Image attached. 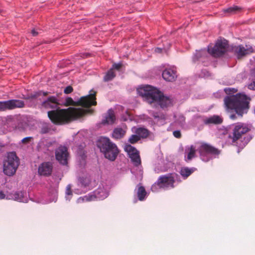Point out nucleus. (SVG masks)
Instances as JSON below:
<instances>
[{
    "mask_svg": "<svg viewBox=\"0 0 255 255\" xmlns=\"http://www.w3.org/2000/svg\"><path fill=\"white\" fill-rule=\"evenodd\" d=\"M94 109H84L82 108L69 107L66 109H59L48 112V117L52 123L62 125L76 121L87 115H92Z\"/></svg>",
    "mask_w": 255,
    "mask_h": 255,
    "instance_id": "f257e3e1",
    "label": "nucleus"
},
{
    "mask_svg": "<svg viewBox=\"0 0 255 255\" xmlns=\"http://www.w3.org/2000/svg\"><path fill=\"white\" fill-rule=\"evenodd\" d=\"M139 96H141L149 104L157 103L161 108L164 109L173 105V99L165 96L157 88L147 85L137 90Z\"/></svg>",
    "mask_w": 255,
    "mask_h": 255,
    "instance_id": "f03ea898",
    "label": "nucleus"
},
{
    "mask_svg": "<svg viewBox=\"0 0 255 255\" xmlns=\"http://www.w3.org/2000/svg\"><path fill=\"white\" fill-rule=\"evenodd\" d=\"M251 99L246 95L239 93L227 96L224 98V104L228 111L234 110L240 116L247 113L249 109Z\"/></svg>",
    "mask_w": 255,
    "mask_h": 255,
    "instance_id": "7ed1b4c3",
    "label": "nucleus"
},
{
    "mask_svg": "<svg viewBox=\"0 0 255 255\" xmlns=\"http://www.w3.org/2000/svg\"><path fill=\"white\" fill-rule=\"evenodd\" d=\"M97 145L105 158L112 161L115 160L119 153V150L117 145L109 138L101 137L98 141Z\"/></svg>",
    "mask_w": 255,
    "mask_h": 255,
    "instance_id": "20e7f679",
    "label": "nucleus"
},
{
    "mask_svg": "<svg viewBox=\"0 0 255 255\" xmlns=\"http://www.w3.org/2000/svg\"><path fill=\"white\" fill-rule=\"evenodd\" d=\"M96 94V91L91 90L89 95L81 97L77 101H74L71 97H68L66 99L65 105L66 106H81L86 109H90L91 106L97 105Z\"/></svg>",
    "mask_w": 255,
    "mask_h": 255,
    "instance_id": "39448f33",
    "label": "nucleus"
},
{
    "mask_svg": "<svg viewBox=\"0 0 255 255\" xmlns=\"http://www.w3.org/2000/svg\"><path fill=\"white\" fill-rule=\"evenodd\" d=\"M19 165V160L15 152H11L7 153L3 161V172L7 176L13 175Z\"/></svg>",
    "mask_w": 255,
    "mask_h": 255,
    "instance_id": "423d86ee",
    "label": "nucleus"
},
{
    "mask_svg": "<svg viewBox=\"0 0 255 255\" xmlns=\"http://www.w3.org/2000/svg\"><path fill=\"white\" fill-rule=\"evenodd\" d=\"M175 180L171 174L160 176L151 187L153 191L158 186L159 188H174Z\"/></svg>",
    "mask_w": 255,
    "mask_h": 255,
    "instance_id": "0eeeda50",
    "label": "nucleus"
},
{
    "mask_svg": "<svg viewBox=\"0 0 255 255\" xmlns=\"http://www.w3.org/2000/svg\"><path fill=\"white\" fill-rule=\"evenodd\" d=\"M228 44L226 40H218L214 47H209L208 52L215 57H220L225 53Z\"/></svg>",
    "mask_w": 255,
    "mask_h": 255,
    "instance_id": "6e6552de",
    "label": "nucleus"
},
{
    "mask_svg": "<svg viewBox=\"0 0 255 255\" xmlns=\"http://www.w3.org/2000/svg\"><path fill=\"white\" fill-rule=\"evenodd\" d=\"M24 106V102L19 100H10L0 102V111L11 110L16 108H22Z\"/></svg>",
    "mask_w": 255,
    "mask_h": 255,
    "instance_id": "1a4fd4ad",
    "label": "nucleus"
},
{
    "mask_svg": "<svg viewBox=\"0 0 255 255\" xmlns=\"http://www.w3.org/2000/svg\"><path fill=\"white\" fill-rule=\"evenodd\" d=\"M108 195V194L105 189L103 188H99L94 192V195H88L83 197H80L77 200V202L81 203L84 201H90L95 198L103 200L107 197Z\"/></svg>",
    "mask_w": 255,
    "mask_h": 255,
    "instance_id": "9d476101",
    "label": "nucleus"
},
{
    "mask_svg": "<svg viewBox=\"0 0 255 255\" xmlns=\"http://www.w3.org/2000/svg\"><path fill=\"white\" fill-rule=\"evenodd\" d=\"M201 159L204 160V157L208 154L213 155H219L220 151L208 143H202L198 149Z\"/></svg>",
    "mask_w": 255,
    "mask_h": 255,
    "instance_id": "9b49d317",
    "label": "nucleus"
},
{
    "mask_svg": "<svg viewBox=\"0 0 255 255\" xmlns=\"http://www.w3.org/2000/svg\"><path fill=\"white\" fill-rule=\"evenodd\" d=\"M250 130L248 126L243 123H238L236 125L233 130V136L232 138V142L236 143L240 139L242 135L246 133Z\"/></svg>",
    "mask_w": 255,
    "mask_h": 255,
    "instance_id": "f8f14e48",
    "label": "nucleus"
},
{
    "mask_svg": "<svg viewBox=\"0 0 255 255\" xmlns=\"http://www.w3.org/2000/svg\"><path fill=\"white\" fill-rule=\"evenodd\" d=\"M68 156V149L65 146H60L55 150L56 159L63 165L67 164Z\"/></svg>",
    "mask_w": 255,
    "mask_h": 255,
    "instance_id": "ddd939ff",
    "label": "nucleus"
},
{
    "mask_svg": "<svg viewBox=\"0 0 255 255\" xmlns=\"http://www.w3.org/2000/svg\"><path fill=\"white\" fill-rule=\"evenodd\" d=\"M232 51L238 59H241L246 55L253 52V49L251 46L248 47L243 45L235 46L232 48Z\"/></svg>",
    "mask_w": 255,
    "mask_h": 255,
    "instance_id": "4468645a",
    "label": "nucleus"
},
{
    "mask_svg": "<svg viewBox=\"0 0 255 255\" xmlns=\"http://www.w3.org/2000/svg\"><path fill=\"white\" fill-rule=\"evenodd\" d=\"M53 169L52 164L50 162H43L40 165L38 169V174L47 176L51 175Z\"/></svg>",
    "mask_w": 255,
    "mask_h": 255,
    "instance_id": "2eb2a0df",
    "label": "nucleus"
},
{
    "mask_svg": "<svg viewBox=\"0 0 255 255\" xmlns=\"http://www.w3.org/2000/svg\"><path fill=\"white\" fill-rule=\"evenodd\" d=\"M59 104L56 97L54 96H50L47 98L46 100L43 101L41 106L46 109H57Z\"/></svg>",
    "mask_w": 255,
    "mask_h": 255,
    "instance_id": "dca6fc26",
    "label": "nucleus"
},
{
    "mask_svg": "<svg viewBox=\"0 0 255 255\" xmlns=\"http://www.w3.org/2000/svg\"><path fill=\"white\" fill-rule=\"evenodd\" d=\"M223 122V118L218 115H213L203 120V123L206 125H220Z\"/></svg>",
    "mask_w": 255,
    "mask_h": 255,
    "instance_id": "f3484780",
    "label": "nucleus"
},
{
    "mask_svg": "<svg viewBox=\"0 0 255 255\" xmlns=\"http://www.w3.org/2000/svg\"><path fill=\"white\" fill-rule=\"evenodd\" d=\"M162 77L166 81L173 82L176 80L177 75L175 71L168 69L163 71Z\"/></svg>",
    "mask_w": 255,
    "mask_h": 255,
    "instance_id": "a211bd4d",
    "label": "nucleus"
},
{
    "mask_svg": "<svg viewBox=\"0 0 255 255\" xmlns=\"http://www.w3.org/2000/svg\"><path fill=\"white\" fill-rule=\"evenodd\" d=\"M116 120V117L113 110L110 109L105 116V119L102 121L103 124H113Z\"/></svg>",
    "mask_w": 255,
    "mask_h": 255,
    "instance_id": "6ab92c4d",
    "label": "nucleus"
},
{
    "mask_svg": "<svg viewBox=\"0 0 255 255\" xmlns=\"http://www.w3.org/2000/svg\"><path fill=\"white\" fill-rule=\"evenodd\" d=\"M133 128L134 129L133 132L138 135L140 139L146 138L150 134V131L144 128Z\"/></svg>",
    "mask_w": 255,
    "mask_h": 255,
    "instance_id": "aec40b11",
    "label": "nucleus"
},
{
    "mask_svg": "<svg viewBox=\"0 0 255 255\" xmlns=\"http://www.w3.org/2000/svg\"><path fill=\"white\" fill-rule=\"evenodd\" d=\"M186 152H187V157H185V161L188 162L195 157L196 149L195 147L192 145L186 149Z\"/></svg>",
    "mask_w": 255,
    "mask_h": 255,
    "instance_id": "412c9836",
    "label": "nucleus"
},
{
    "mask_svg": "<svg viewBox=\"0 0 255 255\" xmlns=\"http://www.w3.org/2000/svg\"><path fill=\"white\" fill-rule=\"evenodd\" d=\"M136 194L138 200L141 201L144 200L147 195V192L142 186L138 187Z\"/></svg>",
    "mask_w": 255,
    "mask_h": 255,
    "instance_id": "4be33fe9",
    "label": "nucleus"
},
{
    "mask_svg": "<svg viewBox=\"0 0 255 255\" xmlns=\"http://www.w3.org/2000/svg\"><path fill=\"white\" fill-rule=\"evenodd\" d=\"M195 168H189L187 167H182L181 169L180 173L184 178H187L195 170Z\"/></svg>",
    "mask_w": 255,
    "mask_h": 255,
    "instance_id": "5701e85b",
    "label": "nucleus"
},
{
    "mask_svg": "<svg viewBox=\"0 0 255 255\" xmlns=\"http://www.w3.org/2000/svg\"><path fill=\"white\" fill-rule=\"evenodd\" d=\"M125 132L123 128H116L113 131L112 136L115 139H120L125 135Z\"/></svg>",
    "mask_w": 255,
    "mask_h": 255,
    "instance_id": "b1692460",
    "label": "nucleus"
},
{
    "mask_svg": "<svg viewBox=\"0 0 255 255\" xmlns=\"http://www.w3.org/2000/svg\"><path fill=\"white\" fill-rule=\"evenodd\" d=\"M124 150L128 153L129 157L139 153L138 151L130 144H126L125 146Z\"/></svg>",
    "mask_w": 255,
    "mask_h": 255,
    "instance_id": "393cba45",
    "label": "nucleus"
},
{
    "mask_svg": "<svg viewBox=\"0 0 255 255\" xmlns=\"http://www.w3.org/2000/svg\"><path fill=\"white\" fill-rule=\"evenodd\" d=\"M241 8L237 5H234L223 10L224 12L229 13L230 14H235L240 11Z\"/></svg>",
    "mask_w": 255,
    "mask_h": 255,
    "instance_id": "a878e982",
    "label": "nucleus"
},
{
    "mask_svg": "<svg viewBox=\"0 0 255 255\" xmlns=\"http://www.w3.org/2000/svg\"><path fill=\"white\" fill-rule=\"evenodd\" d=\"M129 158L131 159V160L134 166H138L141 164V160L139 153L130 156Z\"/></svg>",
    "mask_w": 255,
    "mask_h": 255,
    "instance_id": "bb28decb",
    "label": "nucleus"
},
{
    "mask_svg": "<svg viewBox=\"0 0 255 255\" xmlns=\"http://www.w3.org/2000/svg\"><path fill=\"white\" fill-rule=\"evenodd\" d=\"M116 75L115 72L113 71V69H110L106 75L104 77V80L105 81H109L112 80L115 77Z\"/></svg>",
    "mask_w": 255,
    "mask_h": 255,
    "instance_id": "cd10ccee",
    "label": "nucleus"
},
{
    "mask_svg": "<svg viewBox=\"0 0 255 255\" xmlns=\"http://www.w3.org/2000/svg\"><path fill=\"white\" fill-rule=\"evenodd\" d=\"M205 52H206L204 50L196 51L193 57V61L196 62L205 53Z\"/></svg>",
    "mask_w": 255,
    "mask_h": 255,
    "instance_id": "c85d7f7f",
    "label": "nucleus"
},
{
    "mask_svg": "<svg viewBox=\"0 0 255 255\" xmlns=\"http://www.w3.org/2000/svg\"><path fill=\"white\" fill-rule=\"evenodd\" d=\"M23 193L22 192H16L13 194L12 198L16 201L22 202L23 197Z\"/></svg>",
    "mask_w": 255,
    "mask_h": 255,
    "instance_id": "c756f323",
    "label": "nucleus"
},
{
    "mask_svg": "<svg viewBox=\"0 0 255 255\" xmlns=\"http://www.w3.org/2000/svg\"><path fill=\"white\" fill-rule=\"evenodd\" d=\"M149 114L152 116L155 119H164V115L163 114H159L154 111H150L149 112Z\"/></svg>",
    "mask_w": 255,
    "mask_h": 255,
    "instance_id": "7c9ffc66",
    "label": "nucleus"
},
{
    "mask_svg": "<svg viewBox=\"0 0 255 255\" xmlns=\"http://www.w3.org/2000/svg\"><path fill=\"white\" fill-rule=\"evenodd\" d=\"M140 139L137 134L131 135L128 139V141L131 144H134L138 142Z\"/></svg>",
    "mask_w": 255,
    "mask_h": 255,
    "instance_id": "2f4dec72",
    "label": "nucleus"
},
{
    "mask_svg": "<svg viewBox=\"0 0 255 255\" xmlns=\"http://www.w3.org/2000/svg\"><path fill=\"white\" fill-rule=\"evenodd\" d=\"M251 82L249 84L248 87L250 90H255V77L252 74L251 78Z\"/></svg>",
    "mask_w": 255,
    "mask_h": 255,
    "instance_id": "473e14b6",
    "label": "nucleus"
},
{
    "mask_svg": "<svg viewBox=\"0 0 255 255\" xmlns=\"http://www.w3.org/2000/svg\"><path fill=\"white\" fill-rule=\"evenodd\" d=\"M42 94L44 96H46L48 95V93L47 92H42V91H39L37 92H35V93L31 95V98H33V99L37 98V97H38L39 96L41 95Z\"/></svg>",
    "mask_w": 255,
    "mask_h": 255,
    "instance_id": "72a5a7b5",
    "label": "nucleus"
},
{
    "mask_svg": "<svg viewBox=\"0 0 255 255\" xmlns=\"http://www.w3.org/2000/svg\"><path fill=\"white\" fill-rule=\"evenodd\" d=\"M79 180L82 185L85 187L88 186L90 183L89 179L87 178H80Z\"/></svg>",
    "mask_w": 255,
    "mask_h": 255,
    "instance_id": "f704fd0d",
    "label": "nucleus"
},
{
    "mask_svg": "<svg viewBox=\"0 0 255 255\" xmlns=\"http://www.w3.org/2000/svg\"><path fill=\"white\" fill-rule=\"evenodd\" d=\"M50 128L47 125L43 126L40 130V133L42 134H45L49 132Z\"/></svg>",
    "mask_w": 255,
    "mask_h": 255,
    "instance_id": "c9c22d12",
    "label": "nucleus"
},
{
    "mask_svg": "<svg viewBox=\"0 0 255 255\" xmlns=\"http://www.w3.org/2000/svg\"><path fill=\"white\" fill-rule=\"evenodd\" d=\"M225 91L227 94H234L237 92V90L235 88H227L225 89Z\"/></svg>",
    "mask_w": 255,
    "mask_h": 255,
    "instance_id": "e433bc0d",
    "label": "nucleus"
},
{
    "mask_svg": "<svg viewBox=\"0 0 255 255\" xmlns=\"http://www.w3.org/2000/svg\"><path fill=\"white\" fill-rule=\"evenodd\" d=\"M32 139H33V137H31V136L26 137L23 138L21 140V142L23 144H26V143L30 142Z\"/></svg>",
    "mask_w": 255,
    "mask_h": 255,
    "instance_id": "4c0bfd02",
    "label": "nucleus"
},
{
    "mask_svg": "<svg viewBox=\"0 0 255 255\" xmlns=\"http://www.w3.org/2000/svg\"><path fill=\"white\" fill-rule=\"evenodd\" d=\"M73 89L72 87L71 86H68L65 88V89L64 90V93H65L66 94H68L72 93L73 92Z\"/></svg>",
    "mask_w": 255,
    "mask_h": 255,
    "instance_id": "58836bf2",
    "label": "nucleus"
},
{
    "mask_svg": "<svg viewBox=\"0 0 255 255\" xmlns=\"http://www.w3.org/2000/svg\"><path fill=\"white\" fill-rule=\"evenodd\" d=\"M174 137L180 138L181 137V133L179 130H175L173 132Z\"/></svg>",
    "mask_w": 255,
    "mask_h": 255,
    "instance_id": "ea45409f",
    "label": "nucleus"
},
{
    "mask_svg": "<svg viewBox=\"0 0 255 255\" xmlns=\"http://www.w3.org/2000/svg\"><path fill=\"white\" fill-rule=\"evenodd\" d=\"M122 66V64L121 63H115L113 65V68L116 69L117 70H119Z\"/></svg>",
    "mask_w": 255,
    "mask_h": 255,
    "instance_id": "a19ab883",
    "label": "nucleus"
},
{
    "mask_svg": "<svg viewBox=\"0 0 255 255\" xmlns=\"http://www.w3.org/2000/svg\"><path fill=\"white\" fill-rule=\"evenodd\" d=\"M66 194L67 195H72V190L71 189V186H70V185H68L67 186V188H66Z\"/></svg>",
    "mask_w": 255,
    "mask_h": 255,
    "instance_id": "79ce46f5",
    "label": "nucleus"
},
{
    "mask_svg": "<svg viewBox=\"0 0 255 255\" xmlns=\"http://www.w3.org/2000/svg\"><path fill=\"white\" fill-rule=\"evenodd\" d=\"M31 34H32L33 36H36L38 34V33L35 29H32L31 30Z\"/></svg>",
    "mask_w": 255,
    "mask_h": 255,
    "instance_id": "37998d69",
    "label": "nucleus"
},
{
    "mask_svg": "<svg viewBox=\"0 0 255 255\" xmlns=\"http://www.w3.org/2000/svg\"><path fill=\"white\" fill-rule=\"evenodd\" d=\"M5 198V195L2 191H0V199H2Z\"/></svg>",
    "mask_w": 255,
    "mask_h": 255,
    "instance_id": "c03bdc74",
    "label": "nucleus"
},
{
    "mask_svg": "<svg viewBox=\"0 0 255 255\" xmlns=\"http://www.w3.org/2000/svg\"><path fill=\"white\" fill-rule=\"evenodd\" d=\"M155 51L157 53H161L162 51V49L160 48H156L155 49Z\"/></svg>",
    "mask_w": 255,
    "mask_h": 255,
    "instance_id": "a18cd8bd",
    "label": "nucleus"
},
{
    "mask_svg": "<svg viewBox=\"0 0 255 255\" xmlns=\"http://www.w3.org/2000/svg\"><path fill=\"white\" fill-rule=\"evenodd\" d=\"M230 118L232 120H235L236 118V116L235 114H232L230 116Z\"/></svg>",
    "mask_w": 255,
    "mask_h": 255,
    "instance_id": "49530a36",
    "label": "nucleus"
},
{
    "mask_svg": "<svg viewBox=\"0 0 255 255\" xmlns=\"http://www.w3.org/2000/svg\"><path fill=\"white\" fill-rule=\"evenodd\" d=\"M246 144H247V143H244L242 145H239V146L240 147H241L242 148H243L244 146H245Z\"/></svg>",
    "mask_w": 255,
    "mask_h": 255,
    "instance_id": "de8ad7c7",
    "label": "nucleus"
},
{
    "mask_svg": "<svg viewBox=\"0 0 255 255\" xmlns=\"http://www.w3.org/2000/svg\"><path fill=\"white\" fill-rule=\"evenodd\" d=\"M252 74L255 77V69L254 70L253 72L252 73Z\"/></svg>",
    "mask_w": 255,
    "mask_h": 255,
    "instance_id": "09e8293b",
    "label": "nucleus"
}]
</instances>
